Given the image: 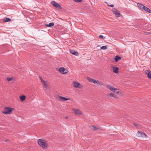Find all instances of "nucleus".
<instances>
[{
    "label": "nucleus",
    "instance_id": "a878e982",
    "mask_svg": "<svg viewBox=\"0 0 151 151\" xmlns=\"http://www.w3.org/2000/svg\"><path fill=\"white\" fill-rule=\"evenodd\" d=\"M101 49L102 50H106L107 49L106 46H103L101 47Z\"/></svg>",
    "mask_w": 151,
    "mask_h": 151
},
{
    "label": "nucleus",
    "instance_id": "0eeeda50",
    "mask_svg": "<svg viewBox=\"0 0 151 151\" xmlns=\"http://www.w3.org/2000/svg\"><path fill=\"white\" fill-rule=\"evenodd\" d=\"M145 72V73L147 75L148 77L150 79H151V71L148 70H146Z\"/></svg>",
    "mask_w": 151,
    "mask_h": 151
},
{
    "label": "nucleus",
    "instance_id": "4be33fe9",
    "mask_svg": "<svg viewBox=\"0 0 151 151\" xmlns=\"http://www.w3.org/2000/svg\"><path fill=\"white\" fill-rule=\"evenodd\" d=\"M58 97L59 98L60 101H64V97L61 96L59 95H58Z\"/></svg>",
    "mask_w": 151,
    "mask_h": 151
},
{
    "label": "nucleus",
    "instance_id": "39448f33",
    "mask_svg": "<svg viewBox=\"0 0 151 151\" xmlns=\"http://www.w3.org/2000/svg\"><path fill=\"white\" fill-rule=\"evenodd\" d=\"M139 137H143L145 136V134L141 132L140 131H138L137 134Z\"/></svg>",
    "mask_w": 151,
    "mask_h": 151
},
{
    "label": "nucleus",
    "instance_id": "f03ea898",
    "mask_svg": "<svg viewBox=\"0 0 151 151\" xmlns=\"http://www.w3.org/2000/svg\"><path fill=\"white\" fill-rule=\"evenodd\" d=\"M14 109L9 107H5L2 113L4 114H9Z\"/></svg>",
    "mask_w": 151,
    "mask_h": 151
},
{
    "label": "nucleus",
    "instance_id": "9b49d317",
    "mask_svg": "<svg viewBox=\"0 0 151 151\" xmlns=\"http://www.w3.org/2000/svg\"><path fill=\"white\" fill-rule=\"evenodd\" d=\"M74 111L75 114H81V112L78 109H74Z\"/></svg>",
    "mask_w": 151,
    "mask_h": 151
},
{
    "label": "nucleus",
    "instance_id": "f3484780",
    "mask_svg": "<svg viewBox=\"0 0 151 151\" xmlns=\"http://www.w3.org/2000/svg\"><path fill=\"white\" fill-rule=\"evenodd\" d=\"M54 25V23L53 22L50 23L49 24H46L45 26L47 27H51Z\"/></svg>",
    "mask_w": 151,
    "mask_h": 151
},
{
    "label": "nucleus",
    "instance_id": "f704fd0d",
    "mask_svg": "<svg viewBox=\"0 0 151 151\" xmlns=\"http://www.w3.org/2000/svg\"><path fill=\"white\" fill-rule=\"evenodd\" d=\"M65 118H66V119H67V118H68V117H67V116H66V117H65Z\"/></svg>",
    "mask_w": 151,
    "mask_h": 151
},
{
    "label": "nucleus",
    "instance_id": "f257e3e1",
    "mask_svg": "<svg viewBox=\"0 0 151 151\" xmlns=\"http://www.w3.org/2000/svg\"><path fill=\"white\" fill-rule=\"evenodd\" d=\"M38 142L39 145L42 149H45L47 148L48 144L46 141L40 139L38 140Z\"/></svg>",
    "mask_w": 151,
    "mask_h": 151
},
{
    "label": "nucleus",
    "instance_id": "72a5a7b5",
    "mask_svg": "<svg viewBox=\"0 0 151 151\" xmlns=\"http://www.w3.org/2000/svg\"><path fill=\"white\" fill-rule=\"evenodd\" d=\"M107 4L108 6L110 7H113L114 6V5L113 4H111V5H109L108 4Z\"/></svg>",
    "mask_w": 151,
    "mask_h": 151
},
{
    "label": "nucleus",
    "instance_id": "423d86ee",
    "mask_svg": "<svg viewBox=\"0 0 151 151\" xmlns=\"http://www.w3.org/2000/svg\"><path fill=\"white\" fill-rule=\"evenodd\" d=\"M65 69L63 67H60L59 69V72L63 74H65L67 73V72H65Z\"/></svg>",
    "mask_w": 151,
    "mask_h": 151
},
{
    "label": "nucleus",
    "instance_id": "2f4dec72",
    "mask_svg": "<svg viewBox=\"0 0 151 151\" xmlns=\"http://www.w3.org/2000/svg\"><path fill=\"white\" fill-rule=\"evenodd\" d=\"M99 37L101 39H103L104 36L102 35H100L99 36Z\"/></svg>",
    "mask_w": 151,
    "mask_h": 151
},
{
    "label": "nucleus",
    "instance_id": "473e14b6",
    "mask_svg": "<svg viewBox=\"0 0 151 151\" xmlns=\"http://www.w3.org/2000/svg\"><path fill=\"white\" fill-rule=\"evenodd\" d=\"M145 6H143V7L142 9H141V11H143V12L144 11L145 9Z\"/></svg>",
    "mask_w": 151,
    "mask_h": 151
},
{
    "label": "nucleus",
    "instance_id": "2eb2a0df",
    "mask_svg": "<svg viewBox=\"0 0 151 151\" xmlns=\"http://www.w3.org/2000/svg\"><path fill=\"white\" fill-rule=\"evenodd\" d=\"M145 9L144 11L145 12H146L151 13V10L149 9L146 6H145Z\"/></svg>",
    "mask_w": 151,
    "mask_h": 151
},
{
    "label": "nucleus",
    "instance_id": "7c9ffc66",
    "mask_svg": "<svg viewBox=\"0 0 151 151\" xmlns=\"http://www.w3.org/2000/svg\"><path fill=\"white\" fill-rule=\"evenodd\" d=\"M40 78L41 81L42 82V83H44V82H45V81L40 76Z\"/></svg>",
    "mask_w": 151,
    "mask_h": 151
},
{
    "label": "nucleus",
    "instance_id": "393cba45",
    "mask_svg": "<svg viewBox=\"0 0 151 151\" xmlns=\"http://www.w3.org/2000/svg\"><path fill=\"white\" fill-rule=\"evenodd\" d=\"M7 80L8 81H12L13 80V78H7Z\"/></svg>",
    "mask_w": 151,
    "mask_h": 151
},
{
    "label": "nucleus",
    "instance_id": "bb28decb",
    "mask_svg": "<svg viewBox=\"0 0 151 151\" xmlns=\"http://www.w3.org/2000/svg\"><path fill=\"white\" fill-rule=\"evenodd\" d=\"M74 1L76 2H80L82 1V0H73Z\"/></svg>",
    "mask_w": 151,
    "mask_h": 151
},
{
    "label": "nucleus",
    "instance_id": "4468645a",
    "mask_svg": "<svg viewBox=\"0 0 151 151\" xmlns=\"http://www.w3.org/2000/svg\"><path fill=\"white\" fill-rule=\"evenodd\" d=\"M137 5L138 7L141 10V9H142L143 6H144L143 4L141 3H138L137 4Z\"/></svg>",
    "mask_w": 151,
    "mask_h": 151
},
{
    "label": "nucleus",
    "instance_id": "c85d7f7f",
    "mask_svg": "<svg viewBox=\"0 0 151 151\" xmlns=\"http://www.w3.org/2000/svg\"><path fill=\"white\" fill-rule=\"evenodd\" d=\"M119 90L118 89H117V88H115V89L114 90L113 92H116V93H119Z\"/></svg>",
    "mask_w": 151,
    "mask_h": 151
},
{
    "label": "nucleus",
    "instance_id": "a211bd4d",
    "mask_svg": "<svg viewBox=\"0 0 151 151\" xmlns=\"http://www.w3.org/2000/svg\"><path fill=\"white\" fill-rule=\"evenodd\" d=\"M90 127L91 129L94 130H96L99 129L98 127L93 126H90Z\"/></svg>",
    "mask_w": 151,
    "mask_h": 151
},
{
    "label": "nucleus",
    "instance_id": "cd10ccee",
    "mask_svg": "<svg viewBox=\"0 0 151 151\" xmlns=\"http://www.w3.org/2000/svg\"><path fill=\"white\" fill-rule=\"evenodd\" d=\"M134 125L138 128L139 127V125L136 123H134Z\"/></svg>",
    "mask_w": 151,
    "mask_h": 151
},
{
    "label": "nucleus",
    "instance_id": "1a4fd4ad",
    "mask_svg": "<svg viewBox=\"0 0 151 151\" xmlns=\"http://www.w3.org/2000/svg\"><path fill=\"white\" fill-rule=\"evenodd\" d=\"M70 52L71 54L73 55H75L77 56L79 55L78 53L74 50H70Z\"/></svg>",
    "mask_w": 151,
    "mask_h": 151
},
{
    "label": "nucleus",
    "instance_id": "c9c22d12",
    "mask_svg": "<svg viewBox=\"0 0 151 151\" xmlns=\"http://www.w3.org/2000/svg\"><path fill=\"white\" fill-rule=\"evenodd\" d=\"M7 141H9V140H7L6 141V142H7Z\"/></svg>",
    "mask_w": 151,
    "mask_h": 151
},
{
    "label": "nucleus",
    "instance_id": "dca6fc26",
    "mask_svg": "<svg viewBox=\"0 0 151 151\" xmlns=\"http://www.w3.org/2000/svg\"><path fill=\"white\" fill-rule=\"evenodd\" d=\"M3 21L5 22H9L11 21V19L7 17H5L3 19Z\"/></svg>",
    "mask_w": 151,
    "mask_h": 151
},
{
    "label": "nucleus",
    "instance_id": "6e6552de",
    "mask_svg": "<svg viewBox=\"0 0 151 151\" xmlns=\"http://www.w3.org/2000/svg\"><path fill=\"white\" fill-rule=\"evenodd\" d=\"M111 68L113 69V71L115 73H118V67L113 66L111 67Z\"/></svg>",
    "mask_w": 151,
    "mask_h": 151
},
{
    "label": "nucleus",
    "instance_id": "20e7f679",
    "mask_svg": "<svg viewBox=\"0 0 151 151\" xmlns=\"http://www.w3.org/2000/svg\"><path fill=\"white\" fill-rule=\"evenodd\" d=\"M52 4L55 7L57 8L61 9L62 8V7L58 3L56 2L55 1H52L51 2Z\"/></svg>",
    "mask_w": 151,
    "mask_h": 151
},
{
    "label": "nucleus",
    "instance_id": "7ed1b4c3",
    "mask_svg": "<svg viewBox=\"0 0 151 151\" xmlns=\"http://www.w3.org/2000/svg\"><path fill=\"white\" fill-rule=\"evenodd\" d=\"M88 81L91 82H93L94 83H96L98 84L97 85L99 86V85H101L102 84L99 81H96L95 79L93 78H91L88 77Z\"/></svg>",
    "mask_w": 151,
    "mask_h": 151
},
{
    "label": "nucleus",
    "instance_id": "b1692460",
    "mask_svg": "<svg viewBox=\"0 0 151 151\" xmlns=\"http://www.w3.org/2000/svg\"><path fill=\"white\" fill-rule=\"evenodd\" d=\"M117 10L115 9L114 8L112 10V12L114 14H115L117 12Z\"/></svg>",
    "mask_w": 151,
    "mask_h": 151
},
{
    "label": "nucleus",
    "instance_id": "f8f14e48",
    "mask_svg": "<svg viewBox=\"0 0 151 151\" xmlns=\"http://www.w3.org/2000/svg\"><path fill=\"white\" fill-rule=\"evenodd\" d=\"M107 88H109L111 91L114 92V90L115 89V88L113 86L110 85H108L107 86Z\"/></svg>",
    "mask_w": 151,
    "mask_h": 151
},
{
    "label": "nucleus",
    "instance_id": "6ab92c4d",
    "mask_svg": "<svg viewBox=\"0 0 151 151\" xmlns=\"http://www.w3.org/2000/svg\"><path fill=\"white\" fill-rule=\"evenodd\" d=\"M20 99L21 101H24L26 99V96L24 95L21 96H20Z\"/></svg>",
    "mask_w": 151,
    "mask_h": 151
},
{
    "label": "nucleus",
    "instance_id": "412c9836",
    "mask_svg": "<svg viewBox=\"0 0 151 151\" xmlns=\"http://www.w3.org/2000/svg\"><path fill=\"white\" fill-rule=\"evenodd\" d=\"M42 84H43V86L44 88H48V86L45 83V82H44V83H43Z\"/></svg>",
    "mask_w": 151,
    "mask_h": 151
},
{
    "label": "nucleus",
    "instance_id": "aec40b11",
    "mask_svg": "<svg viewBox=\"0 0 151 151\" xmlns=\"http://www.w3.org/2000/svg\"><path fill=\"white\" fill-rule=\"evenodd\" d=\"M121 59V58L120 57H119V56L118 55H116L115 57V61L117 62H118L119 60H120Z\"/></svg>",
    "mask_w": 151,
    "mask_h": 151
},
{
    "label": "nucleus",
    "instance_id": "c756f323",
    "mask_svg": "<svg viewBox=\"0 0 151 151\" xmlns=\"http://www.w3.org/2000/svg\"><path fill=\"white\" fill-rule=\"evenodd\" d=\"M63 100H64L63 101H67L68 100H70V99L69 98H67L64 97Z\"/></svg>",
    "mask_w": 151,
    "mask_h": 151
},
{
    "label": "nucleus",
    "instance_id": "5701e85b",
    "mask_svg": "<svg viewBox=\"0 0 151 151\" xmlns=\"http://www.w3.org/2000/svg\"><path fill=\"white\" fill-rule=\"evenodd\" d=\"M120 14L119 13L116 12L115 14V15L117 17H119L120 16Z\"/></svg>",
    "mask_w": 151,
    "mask_h": 151
},
{
    "label": "nucleus",
    "instance_id": "ddd939ff",
    "mask_svg": "<svg viewBox=\"0 0 151 151\" xmlns=\"http://www.w3.org/2000/svg\"><path fill=\"white\" fill-rule=\"evenodd\" d=\"M107 95L108 96L111 97V98L112 99H113L115 97L114 94L112 93H108Z\"/></svg>",
    "mask_w": 151,
    "mask_h": 151
},
{
    "label": "nucleus",
    "instance_id": "9d476101",
    "mask_svg": "<svg viewBox=\"0 0 151 151\" xmlns=\"http://www.w3.org/2000/svg\"><path fill=\"white\" fill-rule=\"evenodd\" d=\"M73 85L74 86L75 88H80V87H79V86L80 85V84L79 83L77 82H76V81L73 82Z\"/></svg>",
    "mask_w": 151,
    "mask_h": 151
}]
</instances>
